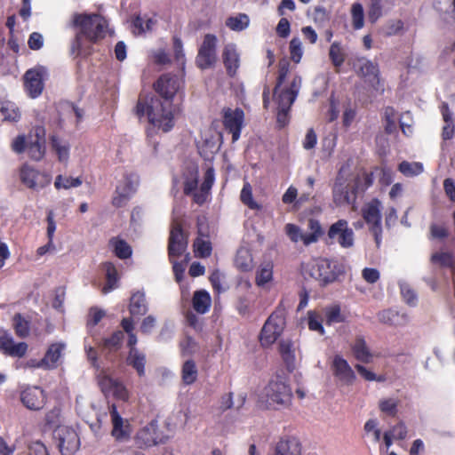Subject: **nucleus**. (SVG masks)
Masks as SVG:
<instances>
[{"label": "nucleus", "instance_id": "1", "mask_svg": "<svg viewBox=\"0 0 455 455\" xmlns=\"http://www.w3.org/2000/svg\"><path fill=\"white\" fill-rule=\"evenodd\" d=\"M71 26L78 28L71 44V52L80 55L90 53L91 44L104 37L108 23L98 14L75 13Z\"/></svg>", "mask_w": 455, "mask_h": 455}, {"label": "nucleus", "instance_id": "2", "mask_svg": "<svg viewBox=\"0 0 455 455\" xmlns=\"http://www.w3.org/2000/svg\"><path fill=\"white\" fill-rule=\"evenodd\" d=\"M172 101L155 95L140 97L135 108L139 117L147 116L148 122L164 132H169L174 125Z\"/></svg>", "mask_w": 455, "mask_h": 455}, {"label": "nucleus", "instance_id": "3", "mask_svg": "<svg viewBox=\"0 0 455 455\" xmlns=\"http://www.w3.org/2000/svg\"><path fill=\"white\" fill-rule=\"evenodd\" d=\"M285 315L286 309L283 301H281L261 329L259 340L263 347H269L273 345L280 337L286 323Z\"/></svg>", "mask_w": 455, "mask_h": 455}, {"label": "nucleus", "instance_id": "4", "mask_svg": "<svg viewBox=\"0 0 455 455\" xmlns=\"http://www.w3.org/2000/svg\"><path fill=\"white\" fill-rule=\"evenodd\" d=\"M265 395L268 407L273 409L286 408L291 403V389L281 377L269 381L265 387Z\"/></svg>", "mask_w": 455, "mask_h": 455}, {"label": "nucleus", "instance_id": "5", "mask_svg": "<svg viewBox=\"0 0 455 455\" xmlns=\"http://www.w3.org/2000/svg\"><path fill=\"white\" fill-rule=\"evenodd\" d=\"M381 210L382 204L378 199H372L362 209L363 217L370 226V231L373 235L378 247L382 240Z\"/></svg>", "mask_w": 455, "mask_h": 455}, {"label": "nucleus", "instance_id": "6", "mask_svg": "<svg viewBox=\"0 0 455 455\" xmlns=\"http://www.w3.org/2000/svg\"><path fill=\"white\" fill-rule=\"evenodd\" d=\"M53 437L61 455H75L80 447L77 433L68 426L57 427Z\"/></svg>", "mask_w": 455, "mask_h": 455}, {"label": "nucleus", "instance_id": "7", "mask_svg": "<svg viewBox=\"0 0 455 455\" xmlns=\"http://www.w3.org/2000/svg\"><path fill=\"white\" fill-rule=\"evenodd\" d=\"M139 183V176L136 173L125 172L116 186L112 199L113 205L116 207L126 205L132 196L136 192Z\"/></svg>", "mask_w": 455, "mask_h": 455}, {"label": "nucleus", "instance_id": "8", "mask_svg": "<svg viewBox=\"0 0 455 455\" xmlns=\"http://www.w3.org/2000/svg\"><path fill=\"white\" fill-rule=\"evenodd\" d=\"M305 272L313 279L318 281L321 284H326L336 279V274L332 268V264L326 259H316L308 262L305 267Z\"/></svg>", "mask_w": 455, "mask_h": 455}, {"label": "nucleus", "instance_id": "9", "mask_svg": "<svg viewBox=\"0 0 455 455\" xmlns=\"http://www.w3.org/2000/svg\"><path fill=\"white\" fill-rule=\"evenodd\" d=\"M188 248V235L178 222H173L169 236L168 255L170 260L180 257Z\"/></svg>", "mask_w": 455, "mask_h": 455}, {"label": "nucleus", "instance_id": "10", "mask_svg": "<svg viewBox=\"0 0 455 455\" xmlns=\"http://www.w3.org/2000/svg\"><path fill=\"white\" fill-rule=\"evenodd\" d=\"M183 80L181 77L165 74L156 82L155 89L162 98L172 101L173 97L180 92Z\"/></svg>", "mask_w": 455, "mask_h": 455}, {"label": "nucleus", "instance_id": "11", "mask_svg": "<svg viewBox=\"0 0 455 455\" xmlns=\"http://www.w3.org/2000/svg\"><path fill=\"white\" fill-rule=\"evenodd\" d=\"M46 75V70L43 67L28 69L25 73L24 87L31 98H36L42 93Z\"/></svg>", "mask_w": 455, "mask_h": 455}, {"label": "nucleus", "instance_id": "12", "mask_svg": "<svg viewBox=\"0 0 455 455\" xmlns=\"http://www.w3.org/2000/svg\"><path fill=\"white\" fill-rule=\"evenodd\" d=\"M216 44L217 37L214 35H205L196 57V63L200 68H208L215 63Z\"/></svg>", "mask_w": 455, "mask_h": 455}, {"label": "nucleus", "instance_id": "13", "mask_svg": "<svg viewBox=\"0 0 455 455\" xmlns=\"http://www.w3.org/2000/svg\"><path fill=\"white\" fill-rule=\"evenodd\" d=\"M328 236L343 248H350L354 245V231L345 220H339L333 223L329 228Z\"/></svg>", "mask_w": 455, "mask_h": 455}, {"label": "nucleus", "instance_id": "14", "mask_svg": "<svg viewBox=\"0 0 455 455\" xmlns=\"http://www.w3.org/2000/svg\"><path fill=\"white\" fill-rule=\"evenodd\" d=\"M223 124L224 126L230 133H232V140L236 141L241 135V131L244 122L243 111L236 108L232 109L227 108L223 109Z\"/></svg>", "mask_w": 455, "mask_h": 455}, {"label": "nucleus", "instance_id": "15", "mask_svg": "<svg viewBox=\"0 0 455 455\" xmlns=\"http://www.w3.org/2000/svg\"><path fill=\"white\" fill-rule=\"evenodd\" d=\"M99 384L101 391L106 395H112L116 399L127 401L129 399V391L123 382L113 379L108 375H102Z\"/></svg>", "mask_w": 455, "mask_h": 455}, {"label": "nucleus", "instance_id": "16", "mask_svg": "<svg viewBox=\"0 0 455 455\" xmlns=\"http://www.w3.org/2000/svg\"><path fill=\"white\" fill-rule=\"evenodd\" d=\"M21 181L28 188L40 189L50 184L51 176L24 165L20 170Z\"/></svg>", "mask_w": 455, "mask_h": 455}, {"label": "nucleus", "instance_id": "17", "mask_svg": "<svg viewBox=\"0 0 455 455\" xmlns=\"http://www.w3.org/2000/svg\"><path fill=\"white\" fill-rule=\"evenodd\" d=\"M28 350L26 342L15 343L12 337L0 329V351L12 357H22Z\"/></svg>", "mask_w": 455, "mask_h": 455}, {"label": "nucleus", "instance_id": "18", "mask_svg": "<svg viewBox=\"0 0 455 455\" xmlns=\"http://www.w3.org/2000/svg\"><path fill=\"white\" fill-rule=\"evenodd\" d=\"M331 369L334 376L344 385H351L355 379L354 371L341 355L334 356Z\"/></svg>", "mask_w": 455, "mask_h": 455}, {"label": "nucleus", "instance_id": "19", "mask_svg": "<svg viewBox=\"0 0 455 455\" xmlns=\"http://www.w3.org/2000/svg\"><path fill=\"white\" fill-rule=\"evenodd\" d=\"M162 442L163 440L157 435V422L156 420L149 422L137 435V443L140 446L150 447Z\"/></svg>", "mask_w": 455, "mask_h": 455}, {"label": "nucleus", "instance_id": "20", "mask_svg": "<svg viewBox=\"0 0 455 455\" xmlns=\"http://www.w3.org/2000/svg\"><path fill=\"white\" fill-rule=\"evenodd\" d=\"M354 68L357 74L364 77L368 82L371 84L378 82L379 68L372 61L365 58H358L354 63Z\"/></svg>", "mask_w": 455, "mask_h": 455}, {"label": "nucleus", "instance_id": "21", "mask_svg": "<svg viewBox=\"0 0 455 455\" xmlns=\"http://www.w3.org/2000/svg\"><path fill=\"white\" fill-rule=\"evenodd\" d=\"M109 413L113 424L112 435L119 441L126 440L129 436V426L124 424V420L118 413L115 404L110 406Z\"/></svg>", "mask_w": 455, "mask_h": 455}, {"label": "nucleus", "instance_id": "22", "mask_svg": "<svg viewBox=\"0 0 455 455\" xmlns=\"http://www.w3.org/2000/svg\"><path fill=\"white\" fill-rule=\"evenodd\" d=\"M23 404L30 410H39L44 403V395L39 387H31L24 390L21 394Z\"/></svg>", "mask_w": 455, "mask_h": 455}, {"label": "nucleus", "instance_id": "23", "mask_svg": "<svg viewBox=\"0 0 455 455\" xmlns=\"http://www.w3.org/2000/svg\"><path fill=\"white\" fill-rule=\"evenodd\" d=\"M198 236L194 241L193 248L195 256L198 258H207L212 254V243L207 239V235L203 231L200 220L197 221Z\"/></svg>", "mask_w": 455, "mask_h": 455}, {"label": "nucleus", "instance_id": "24", "mask_svg": "<svg viewBox=\"0 0 455 455\" xmlns=\"http://www.w3.org/2000/svg\"><path fill=\"white\" fill-rule=\"evenodd\" d=\"M333 201L337 205L350 204L348 183L340 174L336 178L333 189Z\"/></svg>", "mask_w": 455, "mask_h": 455}, {"label": "nucleus", "instance_id": "25", "mask_svg": "<svg viewBox=\"0 0 455 455\" xmlns=\"http://www.w3.org/2000/svg\"><path fill=\"white\" fill-rule=\"evenodd\" d=\"M274 455H301V445L296 438H282L275 446Z\"/></svg>", "mask_w": 455, "mask_h": 455}, {"label": "nucleus", "instance_id": "26", "mask_svg": "<svg viewBox=\"0 0 455 455\" xmlns=\"http://www.w3.org/2000/svg\"><path fill=\"white\" fill-rule=\"evenodd\" d=\"M65 347L66 345L63 342H56L49 346L43 357V363L46 364V369H54L58 366Z\"/></svg>", "mask_w": 455, "mask_h": 455}, {"label": "nucleus", "instance_id": "27", "mask_svg": "<svg viewBox=\"0 0 455 455\" xmlns=\"http://www.w3.org/2000/svg\"><path fill=\"white\" fill-rule=\"evenodd\" d=\"M351 349L356 360L364 363H369L372 361L373 355L367 346L363 337L357 336L355 339Z\"/></svg>", "mask_w": 455, "mask_h": 455}, {"label": "nucleus", "instance_id": "28", "mask_svg": "<svg viewBox=\"0 0 455 455\" xmlns=\"http://www.w3.org/2000/svg\"><path fill=\"white\" fill-rule=\"evenodd\" d=\"M146 355L139 349L129 350L126 363L132 367L139 377L145 376L146 373Z\"/></svg>", "mask_w": 455, "mask_h": 455}, {"label": "nucleus", "instance_id": "29", "mask_svg": "<svg viewBox=\"0 0 455 455\" xmlns=\"http://www.w3.org/2000/svg\"><path fill=\"white\" fill-rule=\"evenodd\" d=\"M148 303L145 293L136 291L132 294L129 304V311L132 316L144 315L148 312Z\"/></svg>", "mask_w": 455, "mask_h": 455}, {"label": "nucleus", "instance_id": "30", "mask_svg": "<svg viewBox=\"0 0 455 455\" xmlns=\"http://www.w3.org/2000/svg\"><path fill=\"white\" fill-rule=\"evenodd\" d=\"M223 60L228 73L230 76L235 74L239 68V54L236 52L235 45L228 44L223 52Z\"/></svg>", "mask_w": 455, "mask_h": 455}, {"label": "nucleus", "instance_id": "31", "mask_svg": "<svg viewBox=\"0 0 455 455\" xmlns=\"http://www.w3.org/2000/svg\"><path fill=\"white\" fill-rule=\"evenodd\" d=\"M193 308L198 314H205L212 305V299L208 291L200 290L195 291L192 299Z\"/></svg>", "mask_w": 455, "mask_h": 455}, {"label": "nucleus", "instance_id": "32", "mask_svg": "<svg viewBox=\"0 0 455 455\" xmlns=\"http://www.w3.org/2000/svg\"><path fill=\"white\" fill-rule=\"evenodd\" d=\"M235 267L243 272L251 271L253 268V259L249 248L241 246L235 258Z\"/></svg>", "mask_w": 455, "mask_h": 455}, {"label": "nucleus", "instance_id": "33", "mask_svg": "<svg viewBox=\"0 0 455 455\" xmlns=\"http://www.w3.org/2000/svg\"><path fill=\"white\" fill-rule=\"evenodd\" d=\"M103 268L106 273V279L107 283L102 288V292L104 294H107L113 291L114 289L117 288V283H118V274L117 270L115 267V265L111 262H105L103 264Z\"/></svg>", "mask_w": 455, "mask_h": 455}, {"label": "nucleus", "instance_id": "34", "mask_svg": "<svg viewBox=\"0 0 455 455\" xmlns=\"http://www.w3.org/2000/svg\"><path fill=\"white\" fill-rule=\"evenodd\" d=\"M198 377V370L195 361L187 360L181 368V379L185 385L195 383Z\"/></svg>", "mask_w": 455, "mask_h": 455}, {"label": "nucleus", "instance_id": "35", "mask_svg": "<svg viewBox=\"0 0 455 455\" xmlns=\"http://www.w3.org/2000/svg\"><path fill=\"white\" fill-rule=\"evenodd\" d=\"M430 262L440 267L448 268H453L455 265V259L452 253L448 251L434 252L430 257Z\"/></svg>", "mask_w": 455, "mask_h": 455}, {"label": "nucleus", "instance_id": "36", "mask_svg": "<svg viewBox=\"0 0 455 455\" xmlns=\"http://www.w3.org/2000/svg\"><path fill=\"white\" fill-rule=\"evenodd\" d=\"M109 244L119 259H125L132 256V247L124 240L114 237L109 241Z\"/></svg>", "mask_w": 455, "mask_h": 455}, {"label": "nucleus", "instance_id": "37", "mask_svg": "<svg viewBox=\"0 0 455 455\" xmlns=\"http://www.w3.org/2000/svg\"><path fill=\"white\" fill-rule=\"evenodd\" d=\"M279 351L288 367L293 365L295 361V348L293 343L289 339L281 340L279 343Z\"/></svg>", "mask_w": 455, "mask_h": 455}, {"label": "nucleus", "instance_id": "38", "mask_svg": "<svg viewBox=\"0 0 455 455\" xmlns=\"http://www.w3.org/2000/svg\"><path fill=\"white\" fill-rule=\"evenodd\" d=\"M273 277V264L266 262L260 265L256 274V283L258 286H264Z\"/></svg>", "mask_w": 455, "mask_h": 455}, {"label": "nucleus", "instance_id": "39", "mask_svg": "<svg viewBox=\"0 0 455 455\" xmlns=\"http://www.w3.org/2000/svg\"><path fill=\"white\" fill-rule=\"evenodd\" d=\"M398 170L406 177H413L422 173L424 167L423 164L419 162L403 161L399 164Z\"/></svg>", "mask_w": 455, "mask_h": 455}, {"label": "nucleus", "instance_id": "40", "mask_svg": "<svg viewBox=\"0 0 455 455\" xmlns=\"http://www.w3.org/2000/svg\"><path fill=\"white\" fill-rule=\"evenodd\" d=\"M294 92H291L288 90H283L280 92L278 91L275 92V99L277 103V108L283 109H290L291 105L296 100Z\"/></svg>", "mask_w": 455, "mask_h": 455}, {"label": "nucleus", "instance_id": "41", "mask_svg": "<svg viewBox=\"0 0 455 455\" xmlns=\"http://www.w3.org/2000/svg\"><path fill=\"white\" fill-rule=\"evenodd\" d=\"M325 323L328 325L342 323L345 321L339 305H331L324 310Z\"/></svg>", "mask_w": 455, "mask_h": 455}, {"label": "nucleus", "instance_id": "42", "mask_svg": "<svg viewBox=\"0 0 455 455\" xmlns=\"http://www.w3.org/2000/svg\"><path fill=\"white\" fill-rule=\"evenodd\" d=\"M249 17L246 14L240 13L234 17H229L226 20V25L234 31H242L249 26Z\"/></svg>", "mask_w": 455, "mask_h": 455}, {"label": "nucleus", "instance_id": "43", "mask_svg": "<svg viewBox=\"0 0 455 455\" xmlns=\"http://www.w3.org/2000/svg\"><path fill=\"white\" fill-rule=\"evenodd\" d=\"M442 115L446 124L443 128V138L444 140H450L453 136L454 126L452 124L451 114L446 103L442 105Z\"/></svg>", "mask_w": 455, "mask_h": 455}, {"label": "nucleus", "instance_id": "44", "mask_svg": "<svg viewBox=\"0 0 455 455\" xmlns=\"http://www.w3.org/2000/svg\"><path fill=\"white\" fill-rule=\"evenodd\" d=\"M351 18L353 28L361 29L364 25L363 7L360 3H354L351 6Z\"/></svg>", "mask_w": 455, "mask_h": 455}, {"label": "nucleus", "instance_id": "45", "mask_svg": "<svg viewBox=\"0 0 455 455\" xmlns=\"http://www.w3.org/2000/svg\"><path fill=\"white\" fill-rule=\"evenodd\" d=\"M51 141L52 147L58 154L60 161H67L69 156V145L68 142L56 136H52Z\"/></svg>", "mask_w": 455, "mask_h": 455}, {"label": "nucleus", "instance_id": "46", "mask_svg": "<svg viewBox=\"0 0 455 455\" xmlns=\"http://www.w3.org/2000/svg\"><path fill=\"white\" fill-rule=\"evenodd\" d=\"M124 339V332L122 331H116L109 338L103 339L102 346L109 351H116L121 347Z\"/></svg>", "mask_w": 455, "mask_h": 455}, {"label": "nucleus", "instance_id": "47", "mask_svg": "<svg viewBox=\"0 0 455 455\" xmlns=\"http://www.w3.org/2000/svg\"><path fill=\"white\" fill-rule=\"evenodd\" d=\"M329 57L336 68L340 67L344 63L345 56L340 43L334 42L331 44Z\"/></svg>", "mask_w": 455, "mask_h": 455}, {"label": "nucleus", "instance_id": "48", "mask_svg": "<svg viewBox=\"0 0 455 455\" xmlns=\"http://www.w3.org/2000/svg\"><path fill=\"white\" fill-rule=\"evenodd\" d=\"M44 144L45 143L44 141L39 140H35L34 141H31L28 146V156L36 161L41 160L45 153Z\"/></svg>", "mask_w": 455, "mask_h": 455}, {"label": "nucleus", "instance_id": "49", "mask_svg": "<svg viewBox=\"0 0 455 455\" xmlns=\"http://www.w3.org/2000/svg\"><path fill=\"white\" fill-rule=\"evenodd\" d=\"M224 279V275L218 269L214 270L209 277L214 291L218 293L224 292L228 289V285L225 283Z\"/></svg>", "mask_w": 455, "mask_h": 455}, {"label": "nucleus", "instance_id": "50", "mask_svg": "<svg viewBox=\"0 0 455 455\" xmlns=\"http://www.w3.org/2000/svg\"><path fill=\"white\" fill-rule=\"evenodd\" d=\"M13 327L20 338H25L29 334V322L20 314L15 315L13 317Z\"/></svg>", "mask_w": 455, "mask_h": 455}, {"label": "nucleus", "instance_id": "51", "mask_svg": "<svg viewBox=\"0 0 455 455\" xmlns=\"http://www.w3.org/2000/svg\"><path fill=\"white\" fill-rule=\"evenodd\" d=\"M308 228L311 230L309 234H307L305 239V245L315 243L318 237L323 234L322 227L318 220L311 219L308 221Z\"/></svg>", "mask_w": 455, "mask_h": 455}, {"label": "nucleus", "instance_id": "52", "mask_svg": "<svg viewBox=\"0 0 455 455\" xmlns=\"http://www.w3.org/2000/svg\"><path fill=\"white\" fill-rule=\"evenodd\" d=\"M241 201L247 205L250 209L255 210L259 209L260 206L258 204L252 197V188L249 182H245L240 195Z\"/></svg>", "mask_w": 455, "mask_h": 455}, {"label": "nucleus", "instance_id": "53", "mask_svg": "<svg viewBox=\"0 0 455 455\" xmlns=\"http://www.w3.org/2000/svg\"><path fill=\"white\" fill-rule=\"evenodd\" d=\"M82 184V180L80 178H71V177H63L59 175L55 180L56 188H65L68 189L71 188L79 187Z\"/></svg>", "mask_w": 455, "mask_h": 455}, {"label": "nucleus", "instance_id": "54", "mask_svg": "<svg viewBox=\"0 0 455 455\" xmlns=\"http://www.w3.org/2000/svg\"><path fill=\"white\" fill-rule=\"evenodd\" d=\"M285 233L292 242H302L305 244L307 234H304L298 226L291 223L287 224Z\"/></svg>", "mask_w": 455, "mask_h": 455}, {"label": "nucleus", "instance_id": "55", "mask_svg": "<svg viewBox=\"0 0 455 455\" xmlns=\"http://www.w3.org/2000/svg\"><path fill=\"white\" fill-rule=\"evenodd\" d=\"M401 294L405 302L411 306H415L417 303V294L414 290L405 282L399 283Z\"/></svg>", "mask_w": 455, "mask_h": 455}, {"label": "nucleus", "instance_id": "56", "mask_svg": "<svg viewBox=\"0 0 455 455\" xmlns=\"http://www.w3.org/2000/svg\"><path fill=\"white\" fill-rule=\"evenodd\" d=\"M398 401L395 398H386L379 401V410L389 415L395 416L397 412Z\"/></svg>", "mask_w": 455, "mask_h": 455}, {"label": "nucleus", "instance_id": "57", "mask_svg": "<svg viewBox=\"0 0 455 455\" xmlns=\"http://www.w3.org/2000/svg\"><path fill=\"white\" fill-rule=\"evenodd\" d=\"M0 110L4 120L17 121L20 117L19 109L12 103L2 105Z\"/></svg>", "mask_w": 455, "mask_h": 455}, {"label": "nucleus", "instance_id": "58", "mask_svg": "<svg viewBox=\"0 0 455 455\" xmlns=\"http://www.w3.org/2000/svg\"><path fill=\"white\" fill-rule=\"evenodd\" d=\"M290 52L291 60L299 63L303 55L302 43L299 38L294 37L290 42Z\"/></svg>", "mask_w": 455, "mask_h": 455}, {"label": "nucleus", "instance_id": "59", "mask_svg": "<svg viewBox=\"0 0 455 455\" xmlns=\"http://www.w3.org/2000/svg\"><path fill=\"white\" fill-rule=\"evenodd\" d=\"M382 0H371L368 10V18L371 22L374 23L382 14Z\"/></svg>", "mask_w": 455, "mask_h": 455}, {"label": "nucleus", "instance_id": "60", "mask_svg": "<svg viewBox=\"0 0 455 455\" xmlns=\"http://www.w3.org/2000/svg\"><path fill=\"white\" fill-rule=\"evenodd\" d=\"M198 185V171L197 169H195L191 172V177L188 178L184 183V193L186 195H189L191 193H194Z\"/></svg>", "mask_w": 455, "mask_h": 455}, {"label": "nucleus", "instance_id": "61", "mask_svg": "<svg viewBox=\"0 0 455 455\" xmlns=\"http://www.w3.org/2000/svg\"><path fill=\"white\" fill-rule=\"evenodd\" d=\"M364 431L367 434H372L373 441L378 443L380 440L381 432L378 428V423L376 419H368L364 424Z\"/></svg>", "mask_w": 455, "mask_h": 455}, {"label": "nucleus", "instance_id": "62", "mask_svg": "<svg viewBox=\"0 0 455 455\" xmlns=\"http://www.w3.org/2000/svg\"><path fill=\"white\" fill-rule=\"evenodd\" d=\"M355 369L357 370L358 373L365 380H368V381H379V382H381V381L385 380V378L383 376L377 377L374 372L371 371L370 370H368L367 368H365L364 366H363L361 364H356L355 365Z\"/></svg>", "mask_w": 455, "mask_h": 455}, {"label": "nucleus", "instance_id": "63", "mask_svg": "<svg viewBox=\"0 0 455 455\" xmlns=\"http://www.w3.org/2000/svg\"><path fill=\"white\" fill-rule=\"evenodd\" d=\"M388 432L392 434L395 440H403L407 436L408 430L406 425L403 421H400L393 426Z\"/></svg>", "mask_w": 455, "mask_h": 455}, {"label": "nucleus", "instance_id": "64", "mask_svg": "<svg viewBox=\"0 0 455 455\" xmlns=\"http://www.w3.org/2000/svg\"><path fill=\"white\" fill-rule=\"evenodd\" d=\"M29 455H49L46 446L39 442H33L28 447Z\"/></svg>", "mask_w": 455, "mask_h": 455}]
</instances>
